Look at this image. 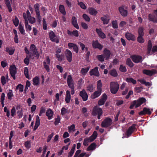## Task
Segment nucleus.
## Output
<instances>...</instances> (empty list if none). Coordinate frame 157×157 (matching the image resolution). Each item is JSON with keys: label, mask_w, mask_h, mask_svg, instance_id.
<instances>
[{"label": "nucleus", "mask_w": 157, "mask_h": 157, "mask_svg": "<svg viewBox=\"0 0 157 157\" xmlns=\"http://www.w3.org/2000/svg\"><path fill=\"white\" fill-rule=\"evenodd\" d=\"M146 101V99L144 98H141L138 99L133 101L132 104L129 107L130 109H133L134 106L137 108L141 105L143 103H145Z\"/></svg>", "instance_id": "f257e3e1"}, {"label": "nucleus", "mask_w": 157, "mask_h": 157, "mask_svg": "<svg viewBox=\"0 0 157 157\" xmlns=\"http://www.w3.org/2000/svg\"><path fill=\"white\" fill-rule=\"evenodd\" d=\"M98 136V133L97 131H95L94 132L92 135L89 137L85 138L83 142V144L85 146L88 145V143L93 141L97 138Z\"/></svg>", "instance_id": "f03ea898"}, {"label": "nucleus", "mask_w": 157, "mask_h": 157, "mask_svg": "<svg viewBox=\"0 0 157 157\" xmlns=\"http://www.w3.org/2000/svg\"><path fill=\"white\" fill-rule=\"evenodd\" d=\"M119 87V85L117 82H112L110 83V90L112 94H116L118 91Z\"/></svg>", "instance_id": "7ed1b4c3"}, {"label": "nucleus", "mask_w": 157, "mask_h": 157, "mask_svg": "<svg viewBox=\"0 0 157 157\" xmlns=\"http://www.w3.org/2000/svg\"><path fill=\"white\" fill-rule=\"evenodd\" d=\"M92 114L93 115L98 114V119H100V116L102 114V109L101 108H98L97 107H94L93 109Z\"/></svg>", "instance_id": "20e7f679"}, {"label": "nucleus", "mask_w": 157, "mask_h": 157, "mask_svg": "<svg viewBox=\"0 0 157 157\" xmlns=\"http://www.w3.org/2000/svg\"><path fill=\"white\" fill-rule=\"evenodd\" d=\"M112 123V119L109 117H107L102 122L101 125L102 127H107L110 126Z\"/></svg>", "instance_id": "39448f33"}, {"label": "nucleus", "mask_w": 157, "mask_h": 157, "mask_svg": "<svg viewBox=\"0 0 157 157\" xmlns=\"http://www.w3.org/2000/svg\"><path fill=\"white\" fill-rule=\"evenodd\" d=\"M49 36L50 40L52 41L55 42L56 43L59 42L58 37L56 36L54 33L51 31L49 33Z\"/></svg>", "instance_id": "423d86ee"}, {"label": "nucleus", "mask_w": 157, "mask_h": 157, "mask_svg": "<svg viewBox=\"0 0 157 157\" xmlns=\"http://www.w3.org/2000/svg\"><path fill=\"white\" fill-rule=\"evenodd\" d=\"M23 17L24 18L25 20V26L26 29V31H30L32 29L31 26L29 24L28 21L27 19V17L26 15V13H24L23 14Z\"/></svg>", "instance_id": "0eeeda50"}, {"label": "nucleus", "mask_w": 157, "mask_h": 157, "mask_svg": "<svg viewBox=\"0 0 157 157\" xmlns=\"http://www.w3.org/2000/svg\"><path fill=\"white\" fill-rule=\"evenodd\" d=\"M50 59L48 56L47 57L46 60L43 62L44 68L48 72L50 71L49 65L50 64Z\"/></svg>", "instance_id": "6e6552de"}, {"label": "nucleus", "mask_w": 157, "mask_h": 157, "mask_svg": "<svg viewBox=\"0 0 157 157\" xmlns=\"http://www.w3.org/2000/svg\"><path fill=\"white\" fill-rule=\"evenodd\" d=\"M10 71L11 76L14 80L15 79V75L16 73V67L15 65L11 66L10 67Z\"/></svg>", "instance_id": "1a4fd4ad"}, {"label": "nucleus", "mask_w": 157, "mask_h": 157, "mask_svg": "<svg viewBox=\"0 0 157 157\" xmlns=\"http://www.w3.org/2000/svg\"><path fill=\"white\" fill-rule=\"evenodd\" d=\"M28 21H29L30 23L33 24L36 22L35 18L33 17H32L30 15V14L29 10H27L26 14Z\"/></svg>", "instance_id": "9d476101"}, {"label": "nucleus", "mask_w": 157, "mask_h": 157, "mask_svg": "<svg viewBox=\"0 0 157 157\" xmlns=\"http://www.w3.org/2000/svg\"><path fill=\"white\" fill-rule=\"evenodd\" d=\"M144 74L149 76H151L153 75L156 73V71L155 69H152L151 70H144L143 71Z\"/></svg>", "instance_id": "9b49d317"}, {"label": "nucleus", "mask_w": 157, "mask_h": 157, "mask_svg": "<svg viewBox=\"0 0 157 157\" xmlns=\"http://www.w3.org/2000/svg\"><path fill=\"white\" fill-rule=\"evenodd\" d=\"M65 53L68 61L70 62H71L72 59L71 52L69 50L67 49L65 52Z\"/></svg>", "instance_id": "f8f14e48"}, {"label": "nucleus", "mask_w": 157, "mask_h": 157, "mask_svg": "<svg viewBox=\"0 0 157 157\" xmlns=\"http://www.w3.org/2000/svg\"><path fill=\"white\" fill-rule=\"evenodd\" d=\"M90 75H95L97 76H99V72L98 67H96L94 68L91 70L89 72Z\"/></svg>", "instance_id": "ddd939ff"}, {"label": "nucleus", "mask_w": 157, "mask_h": 157, "mask_svg": "<svg viewBox=\"0 0 157 157\" xmlns=\"http://www.w3.org/2000/svg\"><path fill=\"white\" fill-rule=\"evenodd\" d=\"M79 95L82 98L83 101H86L87 100L88 96L84 90H83L80 92Z\"/></svg>", "instance_id": "4468645a"}, {"label": "nucleus", "mask_w": 157, "mask_h": 157, "mask_svg": "<svg viewBox=\"0 0 157 157\" xmlns=\"http://www.w3.org/2000/svg\"><path fill=\"white\" fill-rule=\"evenodd\" d=\"M107 97L106 94H103L101 96V98L98 101V104L99 105H104L105 102Z\"/></svg>", "instance_id": "2eb2a0df"}, {"label": "nucleus", "mask_w": 157, "mask_h": 157, "mask_svg": "<svg viewBox=\"0 0 157 157\" xmlns=\"http://www.w3.org/2000/svg\"><path fill=\"white\" fill-rule=\"evenodd\" d=\"M131 58L135 63H138L142 61V57L140 56L134 55L131 56Z\"/></svg>", "instance_id": "dca6fc26"}, {"label": "nucleus", "mask_w": 157, "mask_h": 157, "mask_svg": "<svg viewBox=\"0 0 157 157\" xmlns=\"http://www.w3.org/2000/svg\"><path fill=\"white\" fill-rule=\"evenodd\" d=\"M151 113L150 109L147 108H144L143 110L139 113L140 115H144L146 114L150 115Z\"/></svg>", "instance_id": "f3484780"}, {"label": "nucleus", "mask_w": 157, "mask_h": 157, "mask_svg": "<svg viewBox=\"0 0 157 157\" xmlns=\"http://www.w3.org/2000/svg\"><path fill=\"white\" fill-rule=\"evenodd\" d=\"M34 7L36 13L37 17L39 20H40L41 18L40 16V12L39 11V4L38 3H36L34 5Z\"/></svg>", "instance_id": "a211bd4d"}, {"label": "nucleus", "mask_w": 157, "mask_h": 157, "mask_svg": "<svg viewBox=\"0 0 157 157\" xmlns=\"http://www.w3.org/2000/svg\"><path fill=\"white\" fill-rule=\"evenodd\" d=\"M68 46L69 49L73 48L74 50L76 53L78 52V48L76 44L72 43H69L68 44Z\"/></svg>", "instance_id": "6ab92c4d"}, {"label": "nucleus", "mask_w": 157, "mask_h": 157, "mask_svg": "<svg viewBox=\"0 0 157 157\" xmlns=\"http://www.w3.org/2000/svg\"><path fill=\"white\" fill-rule=\"evenodd\" d=\"M67 82L69 87L74 86L73 80L71 75H69L68 76Z\"/></svg>", "instance_id": "aec40b11"}, {"label": "nucleus", "mask_w": 157, "mask_h": 157, "mask_svg": "<svg viewBox=\"0 0 157 157\" xmlns=\"http://www.w3.org/2000/svg\"><path fill=\"white\" fill-rule=\"evenodd\" d=\"M119 11L121 15L123 17H126L127 15L128 11L124 9L123 6L119 8Z\"/></svg>", "instance_id": "412c9836"}, {"label": "nucleus", "mask_w": 157, "mask_h": 157, "mask_svg": "<svg viewBox=\"0 0 157 157\" xmlns=\"http://www.w3.org/2000/svg\"><path fill=\"white\" fill-rule=\"evenodd\" d=\"M135 124H133L127 130V134L128 136H129L135 129Z\"/></svg>", "instance_id": "4be33fe9"}, {"label": "nucleus", "mask_w": 157, "mask_h": 157, "mask_svg": "<svg viewBox=\"0 0 157 157\" xmlns=\"http://www.w3.org/2000/svg\"><path fill=\"white\" fill-rule=\"evenodd\" d=\"M93 47L99 49V50H101L102 48V46L99 44L98 40L93 41Z\"/></svg>", "instance_id": "5701e85b"}, {"label": "nucleus", "mask_w": 157, "mask_h": 157, "mask_svg": "<svg viewBox=\"0 0 157 157\" xmlns=\"http://www.w3.org/2000/svg\"><path fill=\"white\" fill-rule=\"evenodd\" d=\"M125 37L129 40H135V36L132 33H127L125 34Z\"/></svg>", "instance_id": "b1692460"}, {"label": "nucleus", "mask_w": 157, "mask_h": 157, "mask_svg": "<svg viewBox=\"0 0 157 157\" xmlns=\"http://www.w3.org/2000/svg\"><path fill=\"white\" fill-rule=\"evenodd\" d=\"M31 51H32L34 55H36V56L39 57V54L37 51V49L35 46L34 44H32L30 47Z\"/></svg>", "instance_id": "393cba45"}, {"label": "nucleus", "mask_w": 157, "mask_h": 157, "mask_svg": "<svg viewBox=\"0 0 157 157\" xmlns=\"http://www.w3.org/2000/svg\"><path fill=\"white\" fill-rule=\"evenodd\" d=\"M152 44L151 40H149L148 42L147 48V53L148 54L151 55L153 54L152 52Z\"/></svg>", "instance_id": "a878e982"}, {"label": "nucleus", "mask_w": 157, "mask_h": 157, "mask_svg": "<svg viewBox=\"0 0 157 157\" xmlns=\"http://www.w3.org/2000/svg\"><path fill=\"white\" fill-rule=\"evenodd\" d=\"M71 99V95L70 91L69 90H67L66 91V95L65 98V101L67 103L70 102Z\"/></svg>", "instance_id": "bb28decb"}, {"label": "nucleus", "mask_w": 157, "mask_h": 157, "mask_svg": "<svg viewBox=\"0 0 157 157\" xmlns=\"http://www.w3.org/2000/svg\"><path fill=\"white\" fill-rule=\"evenodd\" d=\"M101 91H100V90H98L97 91H96L92 94L91 96V98L94 99L98 97L101 95Z\"/></svg>", "instance_id": "cd10ccee"}, {"label": "nucleus", "mask_w": 157, "mask_h": 157, "mask_svg": "<svg viewBox=\"0 0 157 157\" xmlns=\"http://www.w3.org/2000/svg\"><path fill=\"white\" fill-rule=\"evenodd\" d=\"M96 31L98 34V36L101 38L104 39L106 37V36L103 32H102L101 29H96Z\"/></svg>", "instance_id": "c85d7f7f"}, {"label": "nucleus", "mask_w": 157, "mask_h": 157, "mask_svg": "<svg viewBox=\"0 0 157 157\" xmlns=\"http://www.w3.org/2000/svg\"><path fill=\"white\" fill-rule=\"evenodd\" d=\"M46 115L48 117V119L49 120H50L52 118L53 112L51 109H49L47 110Z\"/></svg>", "instance_id": "c756f323"}, {"label": "nucleus", "mask_w": 157, "mask_h": 157, "mask_svg": "<svg viewBox=\"0 0 157 157\" xmlns=\"http://www.w3.org/2000/svg\"><path fill=\"white\" fill-rule=\"evenodd\" d=\"M72 23L74 27L76 29H79L77 19L75 17H73L72 18Z\"/></svg>", "instance_id": "7c9ffc66"}, {"label": "nucleus", "mask_w": 157, "mask_h": 157, "mask_svg": "<svg viewBox=\"0 0 157 157\" xmlns=\"http://www.w3.org/2000/svg\"><path fill=\"white\" fill-rule=\"evenodd\" d=\"M88 10L89 13L91 15L95 16L98 13V12L96 10L92 7L89 8Z\"/></svg>", "instance_id": "2f4dec72"}, {"label": "nucleus", "mask_w": 157, "mask_h": 157, "mask_svg": "<svg viewBox=\"0 0 157 157\" xmlns=\"http://www.w3.org/2000/svg\"><path fill=\"white\" fill-rule=\"evenodd\" d=\"M110 55V51L107 49H105L104 51V56L106 59H109Z\"/></svg>", "instance_id": "473e14b6"}, {"label": "nucleus", "mask_w": 157, "mask_h": 157, "mask_svg": "<svg viewBox=\"0 0 157 157\" xmlns=\"http://www.w3.org/2000/svg\"><path fill=\"white\" fill-rule=\"evenodd\" d=\"M148 19L150 21L154 23H157V17L151 14H150L148 15Z\"/></svg>", "instance_id": "72a5a7b5"}, {"label": "nucleus", "mask_w": 157, "mask_h": 157, "mask_svg": "<svg viewBox=\"0 0 157 157\" xmlns=\"http://www.w3.org/2000/svg\"><path fill=\"white\" fill-rule=\"evenodd\" d=\"M18 110L17 112V116L19 118L22 117L23 116L22 109L21 108L20 106H17L16 108Z\"/></svg>", "instance_id": "f704fd0d"}, {"label": "nucleus", "mask_w": 157, "mask_h": 157, "mask_svg": "<svg viewBox=\"0 0 157 157\" xmlns=\"http://www.w3.org/2000/svg\"><path fill=\"white\" fill-rule=\"evenodd\" d=\"M101 21H103L104 24H107L108 23L109 19L107 16H105L101 18Z\"/></svg>", "instance_id": "c9c22d12"}, {"label": "nucleus", "mask_w": 157, "mask_h": 157, "mask_svg": "<svg viewBox=\"0 0 157 157\" xmlns=\"http://www.w3.org/2000/svg\"><path fill=\"white\" fill-rule=\"evenodd\" d=\"M40 125V119L39 117L37 115L36 116V120L35 123V125L34 126V130H35Z\"/></svg>", "instance_id": "e433bc0d"}, {"label": "nucleus", "mask_w": 157, "mask_h": 157, "mask_svg": "<svg viewBox=\"0 0 157 157\" xmlns=\"http://www.w3.org/2000/svg\"><path fill=\"white\" fill-rule=\"evenodd\" d=\"M13 96L12 90L10 89L9 90L7 94V97L8 99L10 100H12Z\"/></svg>", "instance_id": "4c0bfd02"}, {"label": "nucleus", "mask_w": 157, "mask_h": 157, "mask_svg": "<svg viewBox=\"0 0 157 157\" xmlns=\"http://www.w3.org/2000/svg\"><path fill=\"white\" fill-rule=\"evenodd\" d=\"M33 84L34 86H37L39 84V78L36 76L34 78L33 80Z\"/></svg>", "instance_id": "58836bf2"}, {"label": "nucleus", "mask_w": 157, "mask_h": 157, "mask_svg": "<svg viewBox=\"0 0 157 157\" xmlns=\"http://www.w3.org/2000/svg\"><path fill=\"white\" fill-rule=\"evenodd\" d=\"M90 68V67H88L86 68H82L81 70V73L84 76L85 75Z\"/></svg>", "instance_id": "ea45409f"}, {"label": "nucleus", "mask_w": 157, "mask_h": 157, "mask_svg": "<svg viewBox=\"0 0 157 157\" xmlns=\"http://www.w3.org/2000/svg\"><path fill=\"white\" fill-rule=\"evenodd\" d=\"M59 10L60 13L63 15H66V12L63 5H60L59 6Z\"/></svg>", "instance_id": "a19ab883"}, {"label": "nucleus", "mask_w": 157, "mask_h": 157, "mask_svg": "<svg viewBox=\"0 0 157 157\" xmlns=\"http://www.w3.org/2000/svg\"><path fill=\"white\" fill-rule=\"evenodd\" d=\"M6 52H8L9 55H13L14 52V49L11 48H6Z\"/></svg>", "instance_id": "79ce46f5"}, {"label": "nucleus", "mask_w": 157, "mask_h": 157, "mask_svg": "<svg viewBox=\"0 0 157 157\" xmlns=\"http://www.w3.org/2000/svg\"><path fill=\"white\" fill-rule=\"evenodd\" d=\"M5 3L9 10V12L10 13L12 11V8L9 0H5Z\"/></svg>", "instance_id": "37998d69"}, {"label": "nucleus", "mask_w": 157, "mask_h": 157, "mask_svg": "<svg viewBox=\"0 0 157 157\" xmlns=\"http://www.w3.org/2000/svg\"><path fill=\"white\" fill-rule=\"evenodd\" d=\"M96 144L94 143L91 144L88 147V151L93 150L95 149L96 146Z\"/></svg>", "instance_id": "c03bdc74"}, {"label": "nucleus", "mask_w": 157, "mask_h": 157, "mask_svg": "<svg viewBox=\"0 0 157 157\" xmlns=\"http://www.w3.org/2000/svg\"><path fill=\"white\" fill-rule=\"evenodd\" d=\"M78 4L80 7L83 10H86L87 8V6L83 2H79L78 1H77Z\"/></svg>", "instance_id": "a18cd8bd"}, {"label": "nucleus", "mask_w": 157, "mask_h": 157, "mask_svg": "<svg viewBox=\"0 0 157 157\" xmlns=\"http://www.w3.org/2000/svg\"><path fill=\"white\" fill-rule=\"evenodd\" d=\"M109 74L113 77H116L117 76L118 74L116 70L115 69L111 70L109 72Z\"/></svg>", "instance_id": "49530a36"}, {"label": "nucleus", "mask_w": 157, "mask_h": 157, "mask_svg": "<svg viewBox=\"0 0 157 157\" xmlns=\"http://www.w3.org/2000/svg\"><path fill=\"white\" fill-rule=\"evenodd\" d=\"M126 64L128 66H129L130 67H132L134 64L131 61V59L129 58H128L127 59L126 61Z\"/></svg>", "instance_id": "de8ad7c7"}, {"label": "nucleus", "mask_w": 157, "mask_h": 157, "mask_svg": "<svg viewBox=\"0 0 157 157\" xmlns=\"http://www.w3.org/2000/svg\"><path fill=\"white\" fill-rule=\"evenodd\" d=\"M102 86V84L101 82V81L100 80H98L97 82V89L98 90L101 91V88Z\"/></svg>", "instance_id": "09e8293b"}, {"label": "nucleus", "mask_w": 157, "mask_h": 157, "mask_svg": "<svg viewBox=\"0 0 157 157\" xmlns=\"http://www.w3.org/2000/svg\"><path fill=\"white\" fill-rule=\"evenodd\" d=\"M126 81L128 82H131L134 84H135L136 83V80L132 78H127Z\"/></svg>", "instance_id": "8fccbe9b"}, {"label": "nucleus", "mask_w": 157, "mask_h": 157, "mask_svg": "<svg viewBox=\"0 0 157 157\" xmlns=\"http://www.w3.org/2000/svg\"><path fill=\"white\" fill-rule=\"evenodd\" d=\"M17 89H19L20 92H22L23 91L24 86L21 84H18L16 87Z\"/></svg>", "instance_id": "3c124183"}, {"label": "nucleus", "mask_w": 157, "mask_h": 157, "mask_svg": "<svg viewBox=\"0 0 157 157\" xmlns=\"http://www.w3.org/2000/svg\"><path fill=\"white\" fill-rule=\"evenodd\" d=\"M13 20L14 25L15 26H17L19 23V21L18 18L16 17H15V18L13 19Z\"/></svg>", "instance_id": "603ef678"}, {"label": "nucleus", "mask_w": 157, "mask_h": 157, "mask_svg": "<svg viewBox=\"0 0 157 157\" xmlns=\"http://www.w3.org/2000/svg\"><path fill=\"white\" fill-rule=\"evenodd\" d=\"M112 26L114 29H117L118 27L117 20L113 21L112 22Z\"/></svg>", "instance_id": "864d4df0"}, {"label": "nucleus", "mask_w": 157, "mask_h": 157, "mask_svg": "<svg viewBox=\"0 0 157 157\" xmlns=\"http://www.w3.org/2000/svg\"><path fill=\"white\" fill-rule=\"evenodd\" d=\"M139 36L137 38L138 41L140 43H143L144 40L142 36Z\"/></svg>", "instance_id": "5fc2aeb1"}, {"label": "nucleus", "mask_w": 157, "mask_h": 157, "mask_svg": "<svg viewBox=\"0 0 157 157\" xmlns=\"http://www.w3.org/2000/svg\"><path fill=\"white\" fill-rule=\"evenodd\" d=\"M98 60L101 62H103L105 58L103 55H98L97 56Z\"/></svg>", "instance_id": "6e6d98bb"}, {"label": "nucleus", "mask_w": 157, "mask_h": 157, "mask_svg": "<svg viewBox=\"0 0 157 157\" xmlns=\"http://www.w3.org/2000/svg\"><path fill=\"white\" fill-rule=\"evenodd\" d=\"M82 17L86 21H90V18L86 14L84 13L82 15Z\"/></svg>", "instance_id": "4d7b16f0"}, {"label": "nucleus", "mask_w": 157, "mask_h": 157, "mask_svg": "<svg viewBox=\"0 0 157 157\" xmlns=\"http://www.w3.org/2000/svg\"><path fill=\"white\" fill-rule=\"evenodd\" d=\"M18 29L19 31L22 34L24 33L25 31L24 29V27L21 24L19 25Z\"/></svg>", "instance_id": "13d9d810"}, {"label": "nucleus", "mask_w": 157, "mask_h": 157, "mask_svg": "<svg viewBox=\"0 0 157 157\" xmlns=\"http://www.w3.org/2000/svg\"><path fill=\"white\" fill-rule=\"evenodd\" d=\"M144 28L142 27H140L138 31L139 36H143L144 33L143 32Z\"/></svg>", "instance_id": "bf43d9fd"}, {"label": "nucleus", "mask_w": 157, "mask_h": 157, "mask_svg": "<svg viewBox=\"0 0 157 157\" xmlns=\"http://www.w3.org/2000/svg\"><path fill=\"white\" fill-rule=\"evenodd\" d=\"M119 70L120 71L123 72H125L127 71V69L123 65H120Z\"/></svg>", "instance_id": "052dcab7"}, {"label": "nucleus", "mask_w": 157, "mask_h": 157, "mask_svg": "<svg viewBox=\"0 0 157 157\" xmlns=\"http://www.w3.org/2000/svg\"><path fill=\"white\" fill-rule=\"evenodd\" d=\"M68 131L69 132L72 131H75V125L74 124H73L70 126L68 127Z\"/></svg>", "instance_id": "680f3d73"}, {"label": "nucleus", "mask_w": 157, "mask_h": 157, "mask_svg": "<svg viewBox=\"0 0 157 157\" xmlns=\"http://www.w3.org/2000/svg\"><path fill=\"white\" fill-rule=\"evenodd\" d=\"M1 83L2 85L4 86L8 81H6L4 76H2L1 79Z\"/></svg>", "instance_id": "e2e57ef3"}, {"label": "nucleus", "mask_w": 157, "mask_h": 157, "mask_svg": "<svg viewBox=\"0 0 157 157\" xmlns=\"http://www.w3.org/2000/svg\"><path fill=\"white\" fill-rule=\"evenodd\" d=\"M16 109L14 107H13L12 108L11 110V116L13 117H14L15 115L16 114Z\"/></svg>", "instance_id": "0e129e2a"}, {"label": "nucleus", "mask_w": 157, "mask_h": 157, "mask_svg": "<svg viewBox=\"0 0 157 157\" xmlns=\"http://www.w3.org/2000/svg\"><path fill=\"white\" fill-rule=\"evenodd\" d=\"M24 73L26 77V78H28L29 77V75L28 74V70L27 67H25V68Z\"/></svg>", "instance_id": "69168bd1"}, {"label": "nucleus", "mask_w": 157, "mask_h": 157, "mask_svg": "<svg viewBox=\"0 0 157 157\" xmlns=\"http://www.w3.org/2000/svg\"><path fill=\"white\" fill-rule=\"evenodd\" d=\"M61 113L62 115H64L67 113V110L65 108L63 107L61 109Z\"/></svg>", "instance_id": "338daca9"}, {"label": "nucleus", "mask_w": 157, "mask_h": 157, "mask_svg": "<svg viewBox=\"0 0 157 157\" xmlns=\"http://www.w3.org/2000/svg\"><path fill=\"white\" fill-rule=\"evenodd\" d=\"M56 56L58 58V60L59 61H61L63 59V56L60 55L58 53H56Z\"/></svg>", "instance_id": "774afa93"}]
</instances>
